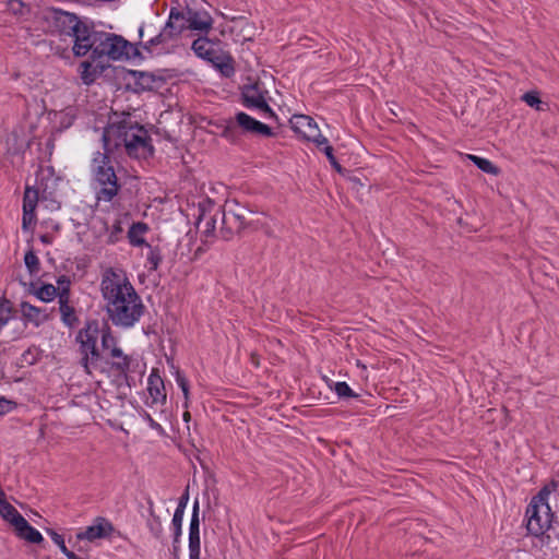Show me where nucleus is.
Wrapping results in <instances>:
<instances>
[{
	"label": "nucleus",
	"mask_w": 559,
	"mask_h": 559,
	"mask_svg": "<svg viewBox=\"0 0 559 559\" xmlns=\"http://www.w3.org/2000/svg\"><path fill=\"white\" fill-rule=\"evenodd\" d=\"M85 36L87 41L81 44L84 45L83 49L80 52H75V57H84L91 52L94 55V58L107 61L108 63L110 60L143 59L138 44L128 41L121 35L96 31L94 25L91 24Z\"/></svg>",
	"instance_id": "f257e3e1"
},
{
	"label": "nucleus",
	"mask_w": 559,
	"mask_h": 559,
	"mask_svg": "<svg viewBox=\"0 0 559 559\" xmlns=\"http://www.w3.org/2000/svg\"><path fill=\"white\" fill-rule=\"evenodd\" d=\"M111 140L114 147L123 146L130 157L145 159L154 155L151 136L138 122L122 120L110 124L103 133L105 151H111Z\"/></svg>",
	"instance_id": "f03ea898"
},
{
	"label": "nucleus",
	"mask_w": 559,
	"mask_h": 559,
	"mask_svg": "<svg viewBox=\"0 0 559 559\" xmlns=\"http://www.w3.org/2000/svg\"><path fill=\"white\" fill-rule=\"evenodd\" d=\"M44 20L53 27L59 34H64L74 38L73 53L80 52L86 40V34L92 23L82 21L75 13H71L57 8H46L43 12Z\"/></svg>",
	"instance_id": "7ed1b4c3"
},
{
	"label": "nucleus",
	"mask_w": 559,
	"mask_h": 559,
	"mask_svg": "<svg viewBox=\"0 0 559 559\" xmlns=\"http://www.w3.org/2000/svg\"><path fill=\"white\" fill-rule=\"evenodd\" d=\"M100 293L105 301L106 312L111 307L124 302L128 298L135 296L136 290L122 270L107 267L102 274Z\"/></svg>",
	"instance_id": "20e7f679"
},
{
	"label": "nucleus",
	"mask_w": 559,
	"mask_h": 559,
	"mask_svg": "<svg viewBox=\"0 0 559 559\" xmlns=\"http://www.w3.org/2000/svg\"><path fill=\"white\" fill-rule=\"evenodd\" d=\"M110 152H97L93 158L94 179L102 186L96 193L97 200L105 202H111L121 189L109 156Z\"/></svg>",
	"instance_id": "39448f33"
},
{
	"label": "nucleus",
	"mask_w": 559,
	"mask_h": 559,
	"mask_svg": "<svg viewBox=\"0 0 559 559\" xmlns=\"http://www.w3.org/2000/svg\"><path fill=\"white\" fill-rule=\"evenodd\" d=\"M241 133L262 138H273L275 135L271 127L243 111H239L234 120L226 121L222 127L221 135L235 144L239 142Z\"/></svg>",
	"instance_id": "423d86ee"
},
{
	"label": "nucleus",
	"mask_w": 559,
	"mask_h": 559,
	"mask_svg": "<svg viewBox=\"0 0 559 559\" xmlns=\"http://www.w3.org/2000/svg\"><path fill=\"white\" fill-rule=\"evenodd\" d=\"M253 214V211L238 201H227L222 211V228L219 230L222 238L229 240L246 227L253 225L254 221L249 218Z\"/></svg>",
	"instance_id": "0eeeda50"
},
{
	"label": "nucleus",
	"mask_w": 559,
	"mask_h": 559,
	"mask_svg": "<svg viewBox=\"0 0 559 559\" xmlns=\"http://www.w3.org/2000/svg\"><path fill=\"white\" fill-rule=\"evenodd\" d=\"M144 311L145 306L139 294L132 297L128 294L127 300L111 307L107 316L114 325L128 329L132 328L141 319Z\"/></svg>",
	"instance_id": "6e6552de"
},
{
	"label": "nucleus",
	"mask_w": 559,
	"mask_h": 559,
	"mask_svg": "<svg viewBox=\"0 0 559 559\" xmlns=\"http://www.w3.org/2000/svg\"><path fill=\"white\" fill-rule=\"evenodd\" d=\"M191 48L198 57L211 62L224 76L229 78L235 73L233 58L215 50L213 43L207 38H197Z\"/></svg>",
	"instance_id": "1a4fd4ad"
},
{
	"label": "nucleus",
	"mask_w": 559,
	"mask_h": 559,
	"mask_svg": "<svg viewBox=\"0 0 559 559\" xmlns=\"http://www.w3.org/2000/svg\"><path fill=\"white\" fill-rule=\"evenodd\" d=\"M102 333V347L104 350L109 349L112 358H121V361H112L111 369L117 372L118 377L128 380V372L130 370L131 358L123 354L122 349L117 345V338L112 335L111 330L107 323L100 330Z\"/></svg>",
	"instance_id": "9d476101"
},
{
	"label": "nucleus",
	"mask_w": 559,
	"mask_h": 559,
	"mask_svg": "<svg viewBox=\"0 0 559 559\" xmlns=\"http://www.w3.org/2000/svg\"><path fill=\"white\" fill-rule=\"evenodd\" d=\"M40 176L38 179V188H34L32 186L26 185L23 195V216H22V227L23 229H27L28 225L36 222L35 210L39 200V191L43 193L47 191L48 183L45 182V170H40Z\"/></svg>",
	"instance_id": "9b49d317"
},
{
	"label": "nucleus",
	"mask_w": 559,
	"mask_h": 559,
	"mask_svg": "<svg viewBox=\"0 0 559 559\" xmlns=\"http://www.w3.org/2000/svg\"><path fill=\"white\" fill-rule=\"evenodd\" d=\"M267 92L259 83L243 85L241 88V103L248 109H258L265 117L276 118L274 110L266 102Z\"/></svg>",
	"instance_id": "f8f14e48"
},
{
	"label": "nucleus",
	"mask_w": 559,
	"mask_h": 559,
	"mask_svg": "<svg viewBox=\"0 0 559 559\" xmlns=\"http://www.w3.org/2000/svg\"><path fill=\"white\" fill-rule=\"evenodd\" d=\"M100 333L99 323L97 320L86 321L85 326L81 329L76 334V342L80 344L81 365L87 374L92 371L88 368V359L85 355L88 349L97 346L98 335Z\"/></svg>",
	"instance_id": "ddd939ff"
},
{
	"label": "nucleus",
	"mask_w": 559,
	"mask_h": 559,
	"mask_svg": "<svg viewBox=\"0 0 559 559\" xmlns=\"http://www.w3.org/2000/svg\"><path fill=\"white\" fill-rule=\"evenodd\" d=\"M550 507L528 504L526 508V530L533 536H542L550 527Z\"/></svg>",
	"instance_id": "4468645a"
},
{
	"label": "nucleus",
	"mask_w": 559,
	"mask_h": 559,
	"mask_svg": "<svg viewBox=\"0 0 559 559\" xmlns=\"http://www.w3.org/2000/svg\"><path fill=\"white\" fill-rule=\"evenodd\" d=\"M292 129L305 140L311 141L318 148L326 144V138L320 133L316 121L307 115H294L290 120Z\"/></svg>",
	"instance_id": "2eb2a0df"
},
{
	"label": "nucleus",
	"mask_w": 559,
	"mask_h": 559,
	"mask_svg": "<svg viewBox=\"0 0 559 559\" xmlns=\"http://www.w3.org/2000/svg\"><path fill=\"white\" fill-rule=\"evenodd\" d=\"M110 68V63L102 61L98 58H94V55H90V58L82 61L79 66V73L83 84L90 86L96 82V80Z\"/></svg>",
	"instance_id": "dca6fc26"
},
{
	"label": "nucleus",
	"mask_w": 559,
	"mask_h": 559,
	"mask_svg": "<svg viewBox=\"0 0 559 559\" xmlns=\"http://www.w3.org/2000/svg\"><path fill=\"white\" fill-rule=\"evenodd\" d=\"M200 504L199 501L195 500L189 525V559H198V557H200Z\"/></svg>",
	"instance_id": "f3484780"
},
{
	"label": "nucleus",
	"mask_w": 559,
	"mask_h": 559,
	"mask_svg": "<svg viewBox=\"0 0 559 559\" xmlns=\"http://www.w3.org/2000/svg\"><path fill=\"white\" fill-rule=\"evenodd\" d=\"M114 525L105 518H97L94 525L87 526L84 531L76 533V539H87L93 542L98 538H105L114 532Z\"/></svg>",
	"instance_id": "a211bd4d"
},
{
	"label": "nucleus",
	"mask_w": 559,
	"mask_h": 559,
	"mask_svg": "<svg viewBox=\"0 0 559 559\" xmlns=\"http://www.w3.org/2000/svg\"><path fill=\"white\" fill-rule=\"evenodd\" d=\"M134 78L135 91H154L160 88L166 79L163 75L146 71H131Z\"/></svg>",
	"instance_id": "6ab92c4d"
},
{
	"label": "nucleus",
	"mask_w": 559,
	"mask_h": 559,
	"mask_svg": "<svg viewBox=\"0 0 559 559\" xmlns=\"http://www.w3.org/2000/svg\"><path fill=\"white\" fill-rule=\"evenodd\" d=\"M20 306L23 319L33 323L36 328L50 320V314L45 309L33 306L28 301H22Z\"/></svg>",
	"instance_id": "aec40b11"
},
{
	"label": "nucleus",
	"mask_w": 559,
	"mask_h": 559,
	"mask_svg": "<svg viewBox=\"0 0 559 559\" xmlns=\"http://www.w3.org/2000/svg\"><path fill=\"white\" fill-rule=\"evenodd\" d=\"M188 20L191 31L209 32L212 28L213 19L206 11H198L188 8Z\"/></svg>",
	"instance_id": "412c9836"
},
{
	"label": "nucleus",
	"mask_w": 559,
	"mask_h": 559,
	"mask_svg": "<svg viewBox=\"0 0 559 559\" xmlns=\"http://www.w3.org/2000/svg\"><path fill=\"white\" fill-rule=\"evenodd\" d=\"M148 394L152 399V403H166V392L163 379L154 371L148 377Z\"/></svg>",
	"instance_id": "4be33fe9"
},
{
	"label": "nucleus",
	"mask_w": 559,
	"mask_h": 559,
	"mask_svg": "<svg viewBox=\"0 0 559 559\" xmlns=\"http://www.w3.org/2000/svg\"><path fill=\"white\" fill-rule=\"evenodd\" d=\"M176 39H178V38L175 35H173L171 33H169L168 31H166L163 27L158 34H156L148 40L140 41L138 44V47H142V49H144L146 52L152 55L155 47L164 46V45H166L170 41H174Z\"/></svg>",
	"instance_id": "5701e85b"
},
{
	"label": "nucleus",
	"mask_w": 559,
	"mask_h": 559,
	"mask_svg": "<svg viewBox=\"0 0 559 559\" xmlns=\"http://www.w3.org/2000/svg\"><path fill=\"white\" fill-rule=\"evenodd\" d=\"M176 39H178V38L175 35H173L171 33H169L168 31H166L163 27L158 34H156L148 40L140 41L138 44V47H142V49H144L146 52L152 55L155 47L164 46V45H166L170 41H174Z\"/></svg>",
	"instance_id": "b1692460"
},
{
	"label": "nucleus",
	"mask_w": 559,
	"mask_h": 559,
	"mask_svg": "<svg viewBox=\"0 0 559 559\" xmlns=\"http://www.w3.org/2000/svg\"><path fill=\"white\" fill-rule=\"evenodd\" d=\"M0 515L14 527L17 526V521L24 519V516L5 499V493L0 488Z\"/></svg>",
	"instance_id": "393cba45"
},
{
	"label": "nucleus",
	"mask_w": 559,
	"mask_h": 559,
	"mask_svg": "<svg viewBox=\"0 0 559 559\" xmlns=\"http://www.w3.org/2000/svg\"><path fill=\"white\" fill-rule=\"evenodd\" d=\"M17 526L14 527L16 535L32 544H40L44 538L41 534L34 528L25 519L17 521Z\"/></svg>",
	"instance_id": "a878e982"
},
{
	"label": "nucleus",
	"mask_w": 559,
	"mask_h": 559,
	"mask_svg": "<svg viewBox=\"0 0 559 559\" xmlns=\"http://www.w3.org/2000/svg\"><path fill=\"white\" fill-rule=\"evenodd\" d=\"M216 215H206L205 205L199 204V215L197 221V227L202 228V233L205 236H210L215 230Z\"/></svg>",
	"instance_id": "bb28decb"
},
{
	"label": "nucleus",
	"mask_w": 559,
	"mask_h": 559,
	"mask_svg": "<svg viewBox=\"0 0 559 559\" xmlns=\"http://www.w3.org/2000/svg\"><path fill=\"white\" fill-rule=\"evenodd\" d=\"M28 293L35 295L39 300L44 302H49L57 297L59 292L52 284H43L39 288H36L35 284L31 283Z\"/></svg>",
	"instance_id": "cd10ccee"
},
{
	"label": "nucleus",
	"mask_w": 559,
	"mask_h": 559,
	"mask_svg": "<svg viewBox=\"0 0 559 559\" xmlns=\"http://www.w3.org/2000/svg\"><path fill=\"white\" fill-rule=\"evenodd\" d=\"M147 230V225L142 222L133 223L128 230L129 242L134 247L145 245L144 238L141 237Z\"/></svg>",
	"instance_id": "c85d7f7f"
},
{
	"label": "nucleus",
	"mask_w": 559,
	"mask_h": 559,
	"mask_svg": "<svg viewBox=\"0 0 559 559\" xmlns=\"http://www.w3.org/2000/svg\"><path fill=\"white\" fill-rule=\"evenodd\" d=\"M148 511L151 515V520H148V528L151 533L154 535L155 538L160 539L163 537V525L160 518L155 514L154 508H153V501L148 499Z\"/></svg>",
	"instance_id": "c756f323"
},
{
	"label": "nucleus",
	"mask_w": 559,
	"mask_h": 559,
	"mask_svg": "<svg viewBox=\"0 0 559 559\" xmlns=\"http://www.w3.org/2000/svg\"><path fill=\"white\" fill-rule=\"evenodd\" d=\"M468 159H471L481 171L497 176L500 173V169L493 165L489 159L479 157L476 155H467Z\"/></svg>",
	"instance_id": "7c9ffc66"
},
{
	"label": "nucleus",
	"mask_w": 559,
	"mask_h": 559,
	"mask_svg": "<svg viewBox=\"0 0 559 559\" xmlns=\"http://www.w3.org/2000/svg\"><path fill=\"white\" fill-rule=\"evenodd\" d=\"M59 311L61 313V321L69 328H74L79 323V318L75 314L74 307L69 304L60 305Z\"/></svg>",
	"instance_id": "2f4dec72"
},
{
	"label": "nucleus",
	"mask_w": 559,
	"mask_h": 559,
	"mask_svg": "<svg viewBox=\"0 0 559 559\" xmlns=\"http://www.w3.org/2000/svg\"><path fill=\"white\" fill-rule=\"evenodd\" d=\"M145 246L148 249V252L146 254V260L147 263L150 264L148 270L156 271L163 261L162 250L159 247H153L148 243H145Z\"/></svg>",
	"instance_id": "473e14b6"
},
{
	"label": "nucleus",
	"mask_w": 559,
	"mask_h": 559,
	"mask_svg": "<svg viewBox=\"0 0 559 559\" xmlns=\"http://www.w3.org/2000/svg\"><path fill=\"white\" fill-rule=\"evenodd\" d=\"M47 534L51 537V539L53 540L55 544H57L60 548V550L62 551V554L68 558V559H73L75 558V554L71 550H69L64 544V538L62 535L58 534L55 530L52 528H47L46 530Z\"/></svg>",
	"instance_id": "72a5a7b5"
},
{
	"label": "nucleus",
	"mask_w": 559,
	"mask_h": 559,
	"mask_svg": "<svg viewBox=\"0 0 559 559\" xmlns=\"http://www.w3.org/2000/svg\"><path fill=\"white\" fill-rule=\"evenodd\" d=\"M320 151H322L326 158L329 159L331 166L338 173V174H344L345 173V169L341 166V164L337 162L336 157L334 156V150L333 147L329 144V141L326 140V144H323L321 145V148H319Z\"/></svg>",
	"instance_id": "f704fd0d"
},
{
	"label": "nucleus",
	"mask_w": 559,
	"mask_h": 559,
	"mask_svg": "<svg viewBox=\"0 0 559 559\" xmlns=\"http://www.w3.org/2000/svg\"><path fill=\"white\" fill-rule=\"evenodd\" d=\"M7 9L16 16H24L29 13V8L21 0H9L7 2Z\"/></svg>",
	"instance_id": "c9c22d12"
},
{
	"label": "nucleus",
	"mask_w": 559,
	"mask_h": 559,
	"mask_svg": "<svg viewBox=\"0 0 559 559\" xmlns=\"http://www.w3.org/2000/svg\"><path fill=\"white\" fill-rule=\"evenodd\" d=\"M188 8L189 7L186 8V11L179 10L178 8H171L169 11L170 20L182 24L183 31L190 29V27H188V24H190V20H188Z\"/></svg>",
	"instance_id": "e433bc0d"
},
{
	"label": "nucleus",
	"mask_w": 559,
	"mask_h": 559,
	"mask_svg": "<svg viewBox=\"0 0 559 559\" xmlns=\"http://www.w3.org/2000/svg\"><path fill=\"white\" fill-rule=\"evenodd\" d=\"M24 263L31 275L37 274L39 271V259L33 250H28L24 255Z\"/></svg>",
	"instance_id": "4c0bfd02"
},
{
	"label": "nucleus",
	"mask_w": 559,
	"mask_h": 559,
	"mask_svg": "<svg viewBox=\"0 0 559 559\" xmlns=\"http://www.w3.org/2000/svg\"><path fill=\"white\" fill-rule=\"evenodd\" d=\"M182 520L183 513L176 512L174 513L171 525L174 528V549L177 550L176 544L179 543V538L182 533Z\"/></svg>",
	"instance_id": "58836bf2"
},
{
	"label": "nucleus",
	"mask_w": 559,
	"mask_h": 559,
	"mask_svg": "<svg viewBox=\"0 0 559 559\" xmlns=\"http://www.w3.org/2000/svg\"><path fill=\"white\" fill-rule=\"evenodd\" d=\"M334 391L341 399H348V397H357L358 395L349 388V385L344 382H336L334 384Z\"/></svg>",
	"instance_id": "ea45409f"
},
{
	"label": "nucleus",
	"mask_w": 559,
	"mask_h": 559,
	"mask_svg": "<svg viewBox=\"0 0 559 559\" xmlns=\"http://www.w3.org/2000/svg\"><path fill=\"white\" fill-rule=\"evenodd\" d=\"M551 489L549 486L543 487L539 492L533 497L530 504H537V506H549L547 502L548 496L550 493Z\"/></svg>",
	"instance_id": "a19ab883"
},
{
	"label": "nucleus",
	"mask_w": 559,
	"mask_h": 559,
	"mask_svg": "<svg viewBox=\"0 0 559 559\" xmlns=\"http://www.w3.org/2000/svg\"><path fill=\"white\" fill-rule=\"evenodd\" d=\"M164 28L166 31H168L169 33H171L173 35H175L177 38H179L183 32L182 24H179V23L175 22L174 20H170V16H168V21L164 25Z\"/></svg>",
	"instance_id": "79ce46f5"
},
{
	"label": "nucleus",
	"mask_w": 559,
	"mask_h": 559,
	"mask_svg": "<svg viewBox=\"0 0 559 559\" xmlns=\"http://www.w3.org/2000/svg\"><path fill=\"white\" fill-rule=\"evenodd\" d=\"M122 231H123V228L121 226V222L120 221H116L114 223V225L111 226V230H110V234L108 236V242H110V243L117 242L120 239V236H121Z\"/></svg>",
	"instance_id": "37998d69"
},
{
	"label": "nucleus",
	"mask_w": 559,
	"mask_h": 559,
	"mask_svg": "<svg viewBox=\"0 0 559 559\" xmlns=\"http://www.w3.org/2000/svg\"><path fill=\"white\" fill-rule=\"evenodd\" d=\"M56 289L59 292L57 294V297H58V302H59V306L60 305H66V304H69L70 301V287L68 286H60V287H56Z\"/></svg>",
	"instance_id": "c03bdc74"
},
{
	"label": "nucleus",
	"mask_w": 559,
	"mask_h": 559,
	"mask_svg": "<svg viewBox=\"0 0 559 559\" xmlns=\"http://www.w3.org/2000/svg\"><path fill=\"white\" fill-rule=\"evenodd\" d=\"M522 99L528 105V106H536L540 104V99L538 96V93L536 92H527L523 95Z\"/></svg>",
	"instance_id": "a18cd8bd"
},
{
	"label": "nucleus",
	"mask_w": 559,
	"mask_h": 559,
	"mask_svg": "<svg viewBox=\"0 0 559 559\" xmlns=\"http://www.w3.org/2000/svg\"><path fill=\"white\" fill-rule=\"evenodd\" d=\"M85 355L87 356V359H88V368L90 369H91V365L95 366L96 361H98L100 359V353H99L97 346L92 349H88Z\"/></svg>",
	"instance_id": "49530a36"
},
{
	"label": "nucleus",
	"mask_w": 559,
	"mask_h": 559,
	"mask_svg": "<svg viewBox=\"0 0 559 559\" xmlns=\"http://www.w3.org/2000/svg\"><path fill=\"white\" fill-rule=\"evenodd\" d=\"M15 404L4 397H0V416L13 409Z\"/></svg>",
	"instance_id": "de8ad7c7"
},
{
	"label": "nucleus",
	"mask_w": 559,
	"mask_h": 559,
	"mask_svg": "<svg viewBox=\"0 0 559 559\" xmlns=\"http://www.w3.org/2000/svg\"><path fill=\"white\" fill-rule=\"evenodd\" d=\"M188 499H189V493H188V490H186V492L180 497L178 506L175 511L185 513V509L187 507Z\"/></svg>",
	"instance_id": "09e8293b"
},
{
	"label": "nucleus",
	"mask_w": 559,
	"mask_h": 559,
	"mask_svg": "<svg viewBox=\"0 0 559 559\" xmlns=\"http://www.w3.org/2000/svg\"><path fill=\"white\" fill-rule=\"evenodd\" d=\"M175 376H176V382L180 386V389H182L183 386L189 384V381L187 380L185 374L178 368L175 371Z\"/></svg>",
	"instance_id": "8fccbe9b"
},
{
	"label": "nucleus",
	"mask_w": 559,
	"mask_h": 559,
	"mask_svg": "<svg viewBox=\"0 0 559 559\" xmlns=\"http://www.w3.org/2000/svg\"><path fill=\"white\" fill-rule=\"evenodd\" d=\"M143 417H144V419L148 423V425L153 429H159L160 428V425L157 424L147 412H144Z\"/></svg>",
	"instance_id": "3c124183"
},
{
	"label": "nucleus",
	"mask_w": 559,
	"mask_h": 559,
	"mask_svg": "<svg viewBox=\"0 0 559 559\" xmlns=\"http://www.w3.org/2000/svg\"><path fill=\"white\" fill-rule=\"evenodd\" d=\"M57 283H58V287H60V286H68V287H70V285H71V281H70V278L67 275L59 276L58 280H57Z\"/></svg>",
	"instance_id": "603ef678"
},
{
	"label": "nucleus",
	"mask_w": 559,
	"mask_h": 559,
	"mask_svg": "<svg viewBox=\"0 0 559 559\" xmlns=\"http://www.w3.org/2000/svg\"><path fill=\"white\" fill-rule=\"evenodd\" d=\"M40 241L46 245H50L52 242V237L49 234H44L39 237Z\"/></svg>",
	"instance_id": "864d4df0"
},
{
	"label": "nucleus",
	"mask_w": 559,
	"mask_h": 559,
	"mask_svg": "<svg viewBox=\"0 0 559 559\" xmlns=\"http://www.w3.org/2000/svg\"><path fill=\"white\" fill-rule=\"evenodd\" d=\"M182 393H183V396H185V407H188V400H189V384L183 386L182 389Z\"/></svg>",
	"instance_id": "5fc2aeb1"
},
{
	"label": "nucleus",
	"mask_w": 559,
	"mask_h": 559,
	"mask_svg": "<svg viewBox=\"0 0 559 559\" xmlns=\"http://www.w3.org/2000/svg\"><path fill=\"white\" fill-rule=\"evenodd\" d=\"M251 361L255 367H259L260 362L257 354H251Z\"/></svg>",
	"instance_id": "6e6d98bb"
},
{
	"label": "nucleus",
	"mask_w": 559,
	"mask_h": 559,
	"mask_svg": "<svg viewBox=\"0 0 559 559\" xmlns=\"http://www.w3.org/2000/svg\"><path fill=\"white\" fill-rule=\"evenodd\" d=\"M183 419H185V421H187V423L191 419V414H190L188 411H186V412L183 413Z\"/></svg>",
	"instance_id": "4d7b16f0"
},
{
	"label": "nucleus",
	"mask_w": 559,
	"mask_h": 559,
	"mask_svg": "<svg viewBox=\"0 0 559 559\" xmlns=\"http://www.w3.org/2000/svg\"><path fill=\"white\" fill-rule=\"evenodd\" d=\"M143 35H144V27H143V26H141V27L139 28V36H140V38H143Z\"/></svg>",
	"instance_id": "13d9d810"
},
{
	"label": "nucleus",
	"mask_w": 559,
	"mask_h": 559,
	"mask_svg": "<svg viewBox=\"0 0 559 559\" xmlns=\"http://www.w3.org/2000/svg\"><path fill=\"white\" fill-rule=\"evenodd\" d=\"M46 171L48 173V175H52L53 174L52 167H47Z\"/></svg>",
	"instance_id": "bf43d9fd"
},
{
	"label": "nucleus",
	"mask_w": 559,
	"mask_h": 559,
	"mask_svg": "<svg viewBox=\"0 0 559 559\" xmlns=\"http://www.w3.org/2000/svg\"><path fill=\"white\" fill-rule=\"evenodd\" d=\"M207 204H209V206H211V207H213V206H214V204H213L211 201H209V202H207Z\"/></svg>",
	"instance_id": "052dcab7"
}]
</instances>
